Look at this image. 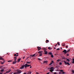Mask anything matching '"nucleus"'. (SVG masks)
<instances>
[{
  "mask_svg": "<svg viewBox=\"0 0 74 74\" xmlns=\"http://www.w3.org/2000/svg\"><path fill=\"white\" fill-rule=\"evenodd\" d=\"M0 60H3V62H2L1 61H0V63L1 64H3L4 63H5V60L4 59L2 58V57H0Z\"/></svg>",
  "mask_w": 74,
  "mask_h": 74,
  "instance_id": "obj_1",
  "label": "nucleus"
},
{
  "mask_svg": "<svg viewBox=\"0 0 74 74\" xmlns=\"http://www.w3.org/2000/svg\"><path fill=\"white\" fill-rule=\"evenodd\" d=\"M64 64L65 65H66V64H68L69 66L70 65V64L69 62H67L66 61H64Z\"/></svg>",
  "mask_w": 74,
  "mask_h": 74,
  "instance_id": "obj_2",
  "label": "nucleus"
},
{
  "mask_svg": "<svg viewBox=\"0 0 74 74\" xmlns=\"http://www.w3.org/2000/svg\"><path fill=\"white\" fill-rule=\"evenodd\" d=\"M60 70V71H61V74H65L66 73L64 72H63V70Z\"/></svg>",
  "mask_w": 74,
  "mask_h": 74,
  "instance_id": "obj_3",
  "label": "nucleus"
},
{
  "mask_svg": "<svg viewBox=\"0 0 74 74\" xmlns=\"http://www.w3.org/2000/svg\"><path fill=\"white\" fill-rule=\"evenodd\" d=\"M62 52H64V54H66V53H67V50L64 49V51H62Z\"/></svg>",
  "mask_w": 74,
  "mask_h": 74,
  "instance_id": "obj_4",
  "label": "nucleus"
},
{
  "mask_svg": "<svg viewBox=\"0 0 74 74\" xmlns=\"http://www.w3.org/2000/svg\"><path fill=\"white\" fill-rule=\"evenodd\" d=\"M25 68H26L27 67H29V65H28L27 64H26L25 65Z\"/></svg>",
  "mask_w": 74,
  "mask_h": 74,
  "instance_id": "obj_5",
  "label": "nucleus"
},
{
  "mask_svg": "<svg viewBox=\"0 0 74 74\" xmlns=\"http://www.w3.org/2000/svg\"><path fill=\"white\" fill-rule=\"evenodd\" d=\"M37 48L38 49V51H39L41 49V47L38 46L37 47Z\"/></svg>",
  "mask_w": 74,
  "mask_h": 74,
  "instance_id": "obj_6",
  "label": "nucleus"
},
{
  "mask_svg": "<svg viewBox=\"0 0 74 74\" xmlns=\"http://www.w3.org/2000/svg\"><path fill=\"white\" fill-rule=\"evenodd\" d=\"M25 66V65H22L21 68H20L21 69H24V67Z\"/></svg>",
  "mask_w": 74,
  "mask_h": 74,
  "instance_id": "obj_7",
  "label": "nucleus"
},
{
  "mask_svg": "<svg viewBox=\"0 0 74 74\" xmlns=\"http://www.w3.org/2000/svg\"><path fill=\"white\" fill-rule=\"evenodd\" d=\"M17 72L18 74H20V73H21V70L18 71Z\"/></svg>",
  "mask_w": 74,
  "mask_h": 74,
  "instance_id": "obj_8",
  "label": "nucleus"
},
{
  "mask_svg": "<svg viewBox=\"0 0 74 74\" xmlns=\"http://www.w3.org/2000/svg\"><path fill=\"white\" fill-rule=\"evenodd\" d=\"M12 63L13 64H16V61H13Z\"/></svg>",
  "mask_w": 74,
  "mask_h": 74,
  "instance_id": "obj_9",
  "label": "nucleus"
},
{
  "mask_svg": "<svg viewBox=\"0 0 74 74\" xmlns=\"http://www.w3.org/2000/svg\"><path fill=\"white\" fill-rule=\"evenodd\" d=\"M21 58H19L18 59L17 62H20V61H21Z\"/></svg>",
  "mask_w": 74,
  "mask_h": 74,
  "instance_id": "obj_10",
  "label": "nucleus"
},
{
  "mask_svg": "<svg viewBox=\"0 0 74 74\" xmlns=\"http://www.w3.org/2000/svg\"><path fill=\"white\" fill-rule=\"evenodd\" d=\"M11 71V70H10V69H9V70H8V71H7L6 72V73H10V71Z\"/></svg>",
  "mask_w": 74,
  "mask_h": 74,
  "instance_id": "obj_11",
  "label": "nucleus"
},
{
  "mask_svg": "<svg viewBox=\"0 0 74 74\" xmlns=\"http://www.w3.org/2000/svg\"><path fill=\"white\" fill-rule=\"evenodd\" d=\"M47 62H48L47 61H45L43 62V63H47Z\"/></svg>",
  "mask_w": 74,
  "mask_h": 74,
  "instance_id": "obj_12",
  "label": "nucleus"
},
{
  "mask_svg": "<svg viewBox=\"0 0 74 74\" xmlns=\"http://www.w3.org/2000/svg\"><path fill=\"white\" fill-rule=\"evenodd\" d=\"M44 51L45 52V54L46 55H47V53H48V52H47V51H46L45 50H44Z\"/></svg>",
  "mask_w": 74,
  "mask_h": 74,
  "instance_id": "obj_13",
  "label": "nucleus"
},
{
  "mask_svg": "<svg viewBox=\"0 0 74 74\" xmlns=\"http://www.w3.org/2000/svg\"><path fill=\"white\" fill-rule=\"evenodd\" d=\"M62 45L63 46V47H65V43H63L62 44Z\"/></svg>",
  "mask_w": 74,
  "mask_h": 74,
  "instance_id": "obj_14",
  "label": "nucleus"
},
{
  "mask_svg": "<svg viewBox=\"0 0 74 74\" xmlns=\"http://www.w3.org/2000/svg\"><path fill=\"white\" fill-rule=\"evenodd\" d=\"M42 51H40L38 52V53H42Z\"/></svg>",
  "mask_w": 74,
  "mask_h": 74,
  "instance_id": "obj_15",
  "label": "nucleus"
},
{
  "mask_svg": "<svg viewBox=\"0 0 74 74\" xmlns=\"http://www.w3.org/2000/svg\"><path fill=\"white\" fill-rule=\"evenodd\" d=\"M42 55V53H40L39 54V56H41Z\"/></svg>",
  "mask_w": 74,
  "mask_h": 74,
  "instance_id": "obj_16",
  "label": "nucleus"
},
{
  "mask_svg": "<svg viewBox=\"0 0 74 74\" xmlns=\"http://www.w3.org/2000/svg\"><path fill=\"white\" fill-rule=\"evenodd\" d=\"M36 54H37V53H35V54H34V55H32V57H33V56H35L36 55Z\"/></svg>",
  "mask_w": 74,
  "mask_h": 74,
  "instance_id": "obj_17",
  "label": "nucleus"
},
{
  "mask_svg": "<svg viewBox=\"0 0 74 74\" xmlns=\"http://www.w3.org/2000/svg\"><path fill=\"white\" fill-rule=\"evenodd\" d=\"M53 69V67H52L50 68V69L51 70H54Z\"/></svg>",
  "mask_w": 74,
  "mask_h": 74,
  "instance_id": "obj_18",
  "label": "nucleus"
},
{
  "mask_svg": "<svg viewBox=\"0 0 74 74\" xmlns=\"http://www.w3.org/2000/svg\"><path fill=\"white\" fill-rule=\"evenodd\" d=\"M46 43H48V42H49V40H47L46 41Z\"/></svg>",
  "mask_w": 74,
  "mask_h": 74,
  "instance_id": "obj_19",
  "label": "nucleus"
},
{
  "mask_svg": "<svg viewBox=\"0 0 74 74\" xmlns=\"http://www.w3.org/2000/svg\"><path fill=\"white\" fill-rule=\"evenodd\" d=\"M66 61H68V62H70V60L69 59H66Z\"/></svg>",
  "mask_w": 74,
  "mask_h": 74,
  "instance_id": "obj_20",
  "label": "nucleus"
},
{
  "mask_svg": "<svg viewBox=\"0 0 74 74\" xmlns=\"http://www.w3.org/2000/svg\"><path fill=\"white\" fill-rule=\"evenodd\" d=\"M3 71H4V69H3L1 70V72H3Z\"/></svg>",
  "mask_w": 74,
  "mask_h": 74,
  "instance_id": "obj_21",
  "label": "nucleus"
},
{
  "mask_svg": "<svg viewBox=\"0 0 74 74\" xmlns=\"http://www.w3.org/2000/svg\"><path fill=\"white\" fill-rule=\"evenodd\" d=\"M27 63L29 64H30V63H31V61L30 62H27Z\"/></svg>",
  "mask_w": 74,
  "mask_h": 74,
  "instance_id": "obj_22",
  "label": "nucleus"
},
{
  "mask_svg": "<svg viewBox=\"0 0 74 74\" xmlns=\"http://www.w3.org/2000/svg\"><path fill=\"white\" fill-rule=\"evenodd\" d=\"M49 55H52V53H51V52H50L49 53Z\"/></svg>",
  "mask_w": 74,
  "mask_h": 74,
  "instance_id": "obj_23",
  "label": "nucleus"
},
{
  "mask_svg": "<svg viewBox=\"0 0 74 74\" xmlns=\"http://www.w3.org/2000/svg\"><path fill=\"white\" fill-rule=\"evenodd\" d=\"M27 73H28V74H31V73H32V72H28Z\"/></svg>",
  "mask_w": 74,
  "mask_h": 74,
  "instance_id": "obj_24",
  "label": "nucleus"
},
{
  "mask_svg": "<svg viewBox=\"0 0 74 74\" xmlns=\"http://www.w3.org/2000/svg\"><path fill=\"white\" fill-rule=\"evenodd\" d=\"M53 70H52V69H51V70H50V71L51 72V73H52V72L53 71Z\"/></svg>",
  "mask_w": 74,
  "mask_h": 74,
  "instance_id": "obj_25",
  "label": "nucleus"
},
{
  "mask_svg": "<svg viewBox=\"0 0 74 74\" xmlns=\"http://www.w3.org/2000/svg\"><path fill=\"white\" fill-rule=\"evenodd\" d=\"M51 58H53V55L52 54H51Z\"/></svg>",
  "mask_w": 74,
  "mask_h": 74,
  "instance_id": "obj_26",
  "label": "nucleus"
},
{
  "mask_svg": "<svg viewBox=\"0 0 74 74\" xmlns=\"http://www.w3.org/2000/svg\"><path fill=\"white\" fill-rule=\"evenodd\" d=\"M48 49H49L50 50H51V47H48Z\"/></svg>",
  "mask_w": 74,
  "mask_h": 74,
  "instance_id": "obj_27",
  "label": "nucleus"
},
{
  "mask_svg": "<svg viewBox=\"0 0 74 74\" xmlns=\"http://www.w3.org/2000/svg\"><path fill=\"white\" fill-rule=\"evenodd\" d=\"M12 60H9V61H8V62H12Z\"/></svg>",
  "mask_w": 74,
  "mask_h": 74,
  "instance_id": "obj_28",
  "label": "nucleus"
},
{
  "mask_svg": "<svg viewBox=\"0 0 74 74\" xmlns=\"http://www.w3.org/2000/svg\"><path fill=\"white\" fill-rule=\"evenodd\" d=\"M59 64H60V65H62V62H60Z\"/></svg>",
  "mask_w": 74,
  "mask_h": 74,
  "instance_id": "obj_29",
  "label": "nucleus"
},
{
  "mask_svg": "<svg viewBox=\"0 0 74 74\" xmlns=\"http://www.w3.org/2000/svg\"><path fill=\"white\" fill-rule=\"evenodd\" d=\"M57 44H58V45H60V44H59V43L58 42Z\"/></svg>",
  "mask_w": 74,
  "mask_h": 74,
  "instance_id": "obj_30",
  "label": "nucleus"
},
{
  "mask_svg": "<svg viewBox=\"0 0 74 74\" xmlns=\"http://www.w3.org/2000/svg\"><path fill=\"white\" fill-rule=\"evenodd\" d=\"M52 62L50 63L49 64V66H50V65H51L52 64Z\"/></svg>",
  "mask_w": 74,
  "mask_h": 74,
  "instance_id": "obj_31",
  "label": "nucleus"
},
{
  "mask_svg": "<svg viewBox=\"0 0 74 74\" xmlns=\"http://www.w3.org/2000/svg\"><path fill=\"white\" fill-rule=\"evenodd\" d=\"M51 63H54V62L53 61H52Z\"/></svg>",
  "mask_w": 74,
  "mask_h": 74,
  "instance_id": "obj_32",
  "label": "nucleus"
},
{
  "mask_svg": "<svg viewBox=\"0 0 74 74\" xmlns=\"http://www.w3.org/2000/svg\"><path fill=\"white\" fill-rule=\"evenodd\" d=\"M61 73H61V71L58 72V74H61Z\"/></svg>",
  "mask_w": 74,
  "mask_h": 74,
  "instance_id": "obj_33",
  "label": "nucleus"
},
{
  "mask_svg": "<svg viewBox=\"0 0 74 74\" xmlns=\"http://www.w3.org/2000/svg\"><path fill=\"white\" fill-rule=\"evenodd\" d=\"M14 56H16V54H14Z\"/></svg>",
  "mask_w": 74,
  "mask_h": 74,
  "instance_id": "obj_34",
  "label": "nucleus"
},
{
  "mask_svg": "<svg viewBox=\"0 0 74 74\" xmlns=\"http://www.w3.org/2000/svg\"><path fill=\"white\" fill-rule=\"evenodd\" d=\"M14 59H16V57H14Z\"/></svg>",
  "mask_w": 74,
  "mask_h": 74,
  "instance_id": "obj_35",
  "label": "nucleus"
},
{
  "mask_svg": "<svg viewBox=\"0 0 74 74\" xmlns=\"http://www.w3.org/2000/svg\"><path fill=\"white\" fill-rule=\"evenodd\" d=\"M70 51V49H69L67 51V53L69 52V51Z\"/></svg>",
  "mask_w": 74,
  "mask_h": 74,
  "instance_id": "obj_36",
  "label": "nucleus"
},
{
  "mask_svg": "<svg viewBox=\"0 0 74 74\" xmlns=\"http://www.w3.org/2000/svg\"><path fill=\"white\" fill-rule=\"evenodd\" d=\"M72 73H74V70H72Z\"/></svg>",
  "mask_w": 74,
  "mask_h": 74,
  "instance_id": "obj_37",
  "label": "nucleus"
},
{
  "mask_svg": "<svg viewBox=\"0 0 74 74\" xmlns=\"http://www.w3.org/2000/svg\"><path fill=\"white\" fill-rule=\"evenodd\" d=\"M58 45V44H56V45H55V46L56 47V46H58V45Z\"/></svg>",
  "mask_w": 74,
  "mask_h": 74,
  "instance_id": "obj_38",
  "label": "nucleus"
},
{
  "mask_svg": "<svg viewBox=\"0 0 74 74\" xmlns=\"http://www.w3.org/2000/svg\"><path fill=\"white\" fill-rule=\"evenodd\" d=\"M59 49H60L59 48H58V49H56V50H59Z\"/></svg>",
  "mask_w": 74,
  "mask_h": 74,
  "instance_id": "obj_39",
  "label": "nucleus"
},
{
  "mask_svg": "<svg viewBox=\"0 0 74 74\" xmlns=\"http://www.w3.org/2000/svg\"><path fill=\"white\" fill-rule=\"evenodd\" d=\"M66 48H68V46L66 45Z\"/></svg>",
  "mask_w": 74,
  "mask_h": 74,
  "instance_id": "obj_40",
  "label": "nucleus"
},
{
  "mask_svg": "<svg viewBox=\"0 0 74 74\" xmlns=\"http://www.w3.org/2000/svg\"><path fill=\"white\" fill-rule=\"evenodd\" d=\"M67 56H69V54H66Z\"/></svg>",
  "mask_w": 74,
  "mask_h": 74,
  "instance_id": "obj_41",
  "label": "nucleus"
},
{
  "mask_svg": "<svg viewBox=\"0 0 74 74\" xmlns=\"http://www.w3.org/2000/svg\"><path fill=\"white\" fill-rule=\"evenodd\" d=\"M72 63L74 64V61H73L72 62Z\"/></svg>",
  "mask_w": 74,
  "mask_h": 74,
  "instance_id": "obj_42",
  "label": "nucleus"
},
{
  "mask_svg": "<svg viewBox=\"0 0 74 74\" xmlns=\"http://www.w3.org/2000/svg\"><path fill=\"white\" fill-rule=\"evenodd\" d=\"M18 56H19V55L18 54H17V55H16V56H17V57Z\"/></svg>",
  "mask_w": 74,
  "mask_h": 74,
  "instance_id": "obj_43",
  "label": "nucleus"
},
{
  "mask_svg": "<svg viewBox=\"0 0 74 74\" xmlns=\"http://www.w3.org/2000/svg\"><path fill=\"white\" fill-rule=\"evenodd\" d=\"M53 74H56V72H55L54 73H53Z\"/></svg>",
  "mask_w": 74,
  "mask_h": 74,
  "instance_id": "obj_44",
  "label": "nucleus"
},
{
  "mask_svg": "<svg viewBox=\"0 0 74 74\" xmlns=\"http://www.w3.org/2000/svg\"><path fill=\"white\" fill-rule=\"evenodd\" d=\"M49 74V72L47 73L46 74Z\"/></svg>",
  "mask_w": 74,
  "mask_h": 74,
  "instance_id": "obj_45",
  "label": "nucleus"
},
{
  "mask_svg": "<svg viewBox=\"0 0 74 74\" xmlns=\"http://www.w3.org/2000/svg\"><path fill=\"white\" fill-rule=\"evenodd\" d=\"M25 58V56H24V57H23V59H24Z\"/></svg>",
  "mask_w": 74,
  "mask_h": 74,
  "instance_id": "obj_46",
  "label": "nucleus"
},
{
  "mask_svg": "<svg viewBox=\"0 0 74 74\" xmlns=\"http://www.w3.org/2000/svg\"><path fill=\"white\" fill-rule=\"evenodd\" d=\"M57 62H59V60H57Z\"/></svg>",
  "mask_w": 74,
  "mask_h": 74,
  "instance_id": "obj_47",
  "label": "nucleus"
},
{
  "mask_svg": "<svg viewBox=\"0 0 74 74\" xmlns=\"http://www.w3.org/2000/svg\"><path fill=\"white\" fill-rule=\"evenodd\" d=\"M36 74H39L38 72L36 73Z\"/></svg>",
  "mask_w": 74,
  "mask_h": 74,
  "instance_id": "obj_48",
  "label": "nucleus"
},
{
  "mask_svg": "<svg viewBox=\"0 0 74 74\" xmlns=\"http://www.w3.org/2000/svg\"><path fill=\"white\" fill-rule=\"evenodd\" d=\"M38 60H40L41 59L40 58H38Z\"/></svg>",
  "mask_w": 74,
  "mask_h": 74,
  "instance_id": "obj_49",
  "label": "nucleus"
},
{
  "mask_svg": "<svg viewBox=\"0 0 74 74\" xmlns=\"http://www.w3.org/2000/svg\"><path fill=\"white\" fill-rule=\"evenodd\" d=\"M14 74H16V73H14Z\"/></svg>",
  "mask_w": 74,
  "mask_h": 74,
  "instance_id": "obj_50",
  "label": "nucleus"
},
{
  "mask_svg": "<svg viewBox=\"0 0 74 74\" xmlns=\"http://www.w3.org/2000/svg\"><path fill=\"white\" fill-rule=\"evenodd\" d=\"M3 74V73H1V72H0V74Z\"/></svg>",
  "mask_w": 74,
  "mask_h": 74,
  "instance_id": "obj_51",
  "label": "nucleus"
},
{
  "mask_svg": "<svg viewBox=\"0 0 74 74\" xmlns=\"http://www.w3.org/2000/svg\"><path fill=\"white\" fill-rule=\"evenodd\" d=\"M44 50H45V49H46L45 48H44Z\"/></svg>",
  "mask_w": 74,
  "mask_h": 74,
  "instance_id": "obj_52",
  "label": "nucleus"
},
{
  "mask_svg": "<svg viewBox=\"0 0 74 74\" xmlns=\"http://www.w3.org/2000/svg\"><path fill=\"white\" fill-rule=\"evenodd\" d=\"M14 61H16V59H14Z\"/></svg>",
  "mask_w": 74,
  "mask_h": 74,
  "instance_id": "obj_53",
  "label": "nucleus"
},
{
  "mask_svg": "<svg viewBox=\"0 0 74 74\" xmlns=\"http://www.w3.org/2000/svg\"><path fill=\"white\" fill-rule=\"evenodd\" d=\"M72 60H73V61H74V59H73Z\"/></svg>",
  "mask_w": 74,
  "mask_h": 74,
  "instance_id": "obj_54",
  "label": "nucleus"
},
{
  "mask_svg": "<svg viewBox=\"0 0 74 74\" xmlns=\"http://www.w3.org/2000/svg\"><path fill=\"white\" fill-rule=\"evenodd\" d=\"M29 58V57H27V59H28V58Z\"/></svg>",
  "mask_w": 74,
  "mask_h": 74,
  "instance_id": "obj_55",
  "label": "nucleus"
},
{
  "mask_svg": "<svg viewBox=\"0 0 74 74\" xmlns=\"http://www.w3.org/2000/svg\"><path fill=\"white\" fill-rule=\"evenodd\" d=\"M29 66H31V65H29Z\"/></svg>",
  "mask_w": 74,
  "mask_h": 74,
  "instance_id": "obj_56",
  "label": "nucleus"
},
{
  "mask_svg": "<svg viewBox=\"0 0 74 74\" xmlns=\"http://www.w3.org/2000/svg\"><path fill=\"white\" fill-rule=\"evenodd\" d=\"M32 56V55H30V56Z\"/></svg>",
  "mask_w": 74,
  "mask_h": 74,
  "instance_id": "obj_57",
  "label": "nucleus"
},
{
  "mask_svg": "<svg viewBox=\"0 0 74 74\" xmlns=\"http://www.w3.org/2000/svg\"><path fill=\"white\" fill-rule=\"evenodd\" d=\"M24 74H26V73H24Z\"/></svg>",
  "mask_w": 74,
  "mask_h": 74,
  "instance_id": "obj_58",
  "label": "nucleus"
},
{
  "mask_svg": "<svg viewBox=\"0 0 74 74\" xmlns=\"http://www.w3.org/2000/svg\"><path fill=\"white\" fill-rule=\"evenodd\" d=\"M30 69H31V68H32V66H30Z\"/></svg>",
  "mask_w": 74,
  "mask_h": 74,
  "instance_id": "obj_59",
  "label": "nucleus"
},
{
  "mask_svg": "<svg viewBox=\"0 0 74 74\" xmlns=\"http://www.w3.org/2000/svg\"><path fill=\"white\" fill-rule=\"evenodd\" d=\"M61 49H62V47L61 48Z\"/></svg>",
  "mask_w": 74,
  "mask_h": 74,
  "instance_id": "obj_60",
  "label": "nucleus"
},
{
  "mask_svg": "<svg viewBox=\"0 0 74 74\" xmlns=\"http://www.w3.org/2000/svg\"><path fill=\"white\" fill-rule=\"evenodd\" d=\"M54 49H56V48H55V47H54Z\"/></svg>",
  "mask_w": 74,
  "mask_h": 74,
  "instance_id": "obj_61",
  "label": "nucleus"
},
{
  "mask_svg": "<svg viewBox=\"0 0 74 74\" xmlns=\"http://www.w3.org/2000/svg\"><path fill=\"white\" fill-rule=\"evenodd\" d=\"M18 53H16V54H17V55H18Z\"/></svg>",
  "mask_w": 74,
  "mask_h": 74,
  "instance_id": "obj_62",
  "label": "nucleus"
},
{
  "mask_svg": "<svg viewBox=\"0 0 74 74\" xmlns=\"http://www.w3.org/2000/svg\"><path fill=\"white\" fill-rule=\"evenodd\" d=\"M62 59H64V58H62Z\"/></svg>",
  "mask_w": 74,
  "mask_h": 74,
  "instance_id": "obj_63",
  "label": "nucleus"
},
{
  "mask_svg": "<svg viewBox=\"0 0 74 74\" xmlns=\"http://www.w3.org/2000/svg\"><path fill=\"white\" fill-rule=\"evenodd\" d=\"M52 49V48H50V50Z\"/></svg>",
  "mask_w": 74,
  "mask_h": 74,
  "instance_id": "obj_64",
  "label": "nucleus"
}]
</instances>
